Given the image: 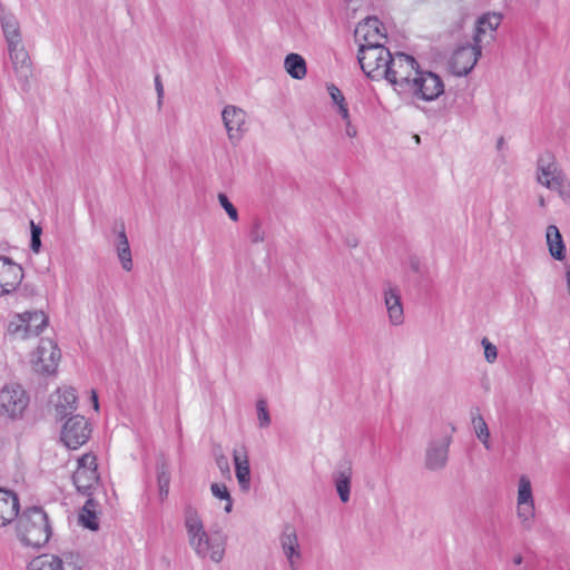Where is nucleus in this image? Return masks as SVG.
<instances>
[{
    "label": "nucleus",
    "mask_w": 570,
    "mask_h": 570,
    "mask_svg": "<svg viewBox=\"0 0 570 570\" xmlns=\"http://www.w3.org/2000/svg\"><path fill=\"white\" fill-rule=\"evenodd\" d=\"M185 528L188 541L195 553L200 558H209L218 563L225 554V542L220 535H209L198 512L188 508L185 512Z\"/></svg>",
    "instance_id": "obj_1"
},
{
    "label": "nucleus",
    "mask_w": 570,
    "mask_h": 570,
    "mask_svg": "<svg viewBox=\"0 0 570 570\" xmlns=\"http://www.w3.org/2000/svg\"><path fill=\"white\" fill-rule=\"evenodd\" d=\"M17 537L24 547L39 549L45 546L52 533L49 518L39 507L27 508L18 517Z\"/></svg>",
    "instance_id": "obj_2"
},
{
    "label": "nucleus",
    "mask_w": 570,
    "mask_h": 570,
    "mask_svg": "<svg viewBox=\"0 0 570 570\" xmlns=\"http://www.w3.org/2000/svg\"><path fill=\"white\" fill-rule=\"evenodd\" d=\"M414 79L407 77L397 79V73H384V78L394 86L399 92L411 91L422 100L436 99L444 91V83L439 73H417Z\"/></svg>",
    "instance_id": "obj_3"
},
{
    "label": "nucleus",
    "mask_w": 570,
    "mask_h": 570,
    "mask_svg": "<svg viewBox=\"0 0 570 570\" xmlns=\"http://www.w3.org/2000/svg\"><path fill=\"white\" fill-rule=\"evenodd\" d=\"M48 325L42 311H27L14 314L8 322L7 331L16 340H28L40 335Z\"/></svg>",
    "instance_id": "obj_4"
},
{
    "label": "nucleus",
    "mask_w": 570,
    "mask_h": 570,
    "mask_svg": "<svg viewBox=\"0 0 570 570\" xmlns=\"http://www.w3.org/2000/svg\"><path fill=\"white\" fill-rule=\"evenodd\" d=\"M29 395L20 384H6L0 390V414L8 419H21L29 405Z\"/></svg>",
    "instance_id": "obj_5"
},
{
    "label": "nucleus",
    "mask_w": 570,
    "mask_h": 570,
    "mask_svg": "<svg viewBox=\"0 0 570 570\" xmlns=\"http://www.w3.org/2000/svg\"><path fill=\"white\" fill-rule=\"evenodd\" d=\"M455 426L449 424L440 435L433 436L425 450V466L431 471H439L445 468L449 460V449L452 443V434Z\"/></svg>",
    "instance_id": "obj_6"
},
{
    "label": "nucleus",
    "mask_w": 570,
    "mask_h": 570,
    "mask_svg": "<svg viewBox=\"0 0 570 570\" xmlns=\"http://www.w3.org/2000/svg\"><path fill=\"white\" fill-rule=\"evenodd\" d=\"M515 513L522 528L530 530L535 518V502L532 482L527 474L520 475L518 480Z\"/></svg>",
    "instance_id": "obj_7"
},
{
    "label": "nucleus",
    "mask_w": 570,
    "mask_h": 570,
    "mask_svg": "<svg viewBox=\"0 0 570 570\" xmlns=\"http://www.w3.org/2000/svg\"><path fill=\"white\" fill-rule=\"evenodd\" d=\"M61 358L57 343L50 338H42L30 356L32 368L41 374H55Z\"/></svg>",
    "instance_id": "obj_8"
},
{
    "label": "nucleus",
    "mask_w": 570,
    "mask_h": 570,
    "mask_svg": "<svg viewBox=\"0 0 570 570\" xmlns=\"http://www.w3.org/2000/svg\"><path fill=\"white\" fill-rule=\"evenodd\" d=\"M91 432V424L85 416L73 415L63 423L60 440L68 449L77 450L87 443Z\"/></svg>",
    "instance_id": "obj_9"
},
{
    "label": "nucleus",
    "mask_w": 570,
    "mask_h": 570,
    "mask_svg": "<svg viewBox=\"0 0 570 570\" xmlns=\"http://www.w3.org/2000/svg\"><path fill=\"white\" fill-rule=\"evenodd\" d=\"M357 60L362 71H392L393 56L383 46H361Z\"/></svg>",
    "instance_id": "obj_10"
},
{
    "label": "nucleus",
    "mask_w": 570,
    "mask_h": 570,
    "mask_svg": "<svg viewBox=\"0 0 570 570\" xmlns=\"http://www.w3.org/2000/svg\"><path fill=\"white\" fill-rule=\"evenodd\" d=\"M222 120L230 144L238 145L248 131L247 112L235 105H226L222 110Z\"/></svg>",
    "instance_id": "obj_11"
},
{
    "label": "nucleus",
    "mask_w": 570,
    "mask_h": 570,
    "mask_svg": "<svg viewBox=\"0 0 570 570\" xmlns=\"http://www.w3.org/2000/svg\"><path fill=\"white\" fill-rule=\"evenodd\" d=\"M537 181L551 190H562L569 186L566 174L552 156L538 160Z\"/></svg>",
    "instance_id": "obj_12"
},
{
    "label": "nucleus",
    "mask_w": 570,
    "mask_h": 570,
    "mask_svg": "<svg viewBox=\"0 0 570 570\" xmlns=\"http://www.w3.org/2000/svg\"><path fill=\"white\" fill-rule=\"evenodd\" d=\"M97 466V459L91 453H86L78 460L72 480L79 492L89 495L90 491L98 484Z\"/></svg>",
    "instance_id": "obj_13"
},
{
    "label": "nucleus",
    "mask_w": 570,
    "mask_h": 570,
    "mask_svg": "<svg viewBox=\"0 0 570 570\" xmlns=\"http://www.w3.org/2000/svg\"><path fill=\"white\" fill-rule=\"evenodd\" d=\"M355 38L360 47L383 45L386 39V29L376 17H367L357 23Z\"/></svg>",
    "instance_id": "obj_14"
},
{
    "label": "nucleus",
    "mask_w": 570,
    "mask_h": 570,
    "mask_svg": "<svg viewBox=\"0 0 570 570\" xmlns=\"http://www.w3.org/2000/svg\"><path fill=\"white\" fill-rule=\"evenodd\" d=\"M77 556L69 552L60 556L45 553L33 558L28 566V570H80L75 562Z\"/></svg>",
    "instance_id": "obj_15"
},
{
    "label": "nucleus",
    "mask_w": 570,
    "mask_h": 570,
    "mask_svg": "<svg viewBox=\"0 0 570 570\" xmlns=\"http://www.w3.org/2000/svg\"><path fill=\"white\" fill-rule=\"evenodd\" d=\"M22 278V267L10 258L0 256V296L14 292Z\"/></svg>",
    "instance_id": "obj_16"
},
{
    "label": "nucleus",
    "mask_w": 570,
    "mask_h": 570,
    "mask_svg": "<svg viewBox=\"0 0 570 570\" xmlns=\"http://www.w3.org/2000/svg\"><path fill=\"white\" fill-rule=\"evenodd\" d=\"M78 396L76 390L70 386L57 389L49 399V404L55 411V415L63 419L77 409Z\"/></svg>",
    "instance_id": "obj_17"
},
{
    "label": "nucleus",
    "mask_w": 570,
    "mask_h": 570,
    "mask_svg": "<svg viewBox=\"0 0 570 570\" xmlns=\"http://www.w3.org/2000/svg\"><path fill=\"white\" fill-rule=\"evenodd\" d=\"M281 547L291 570H298L302 560V551L298 537L293 528H286L281 535Z\"/></svg>",
    "instance_id": "obj_18"
},
{
    "label": "nucleus",
    "mask_w": 570,
    "mask_h": 570,
    "mask_svg": "<svg viewBox=\"0 0 570 570\" xmlns=\"http://www.w3.org/2000/svg\"><path fill=\"white\" fill-rule=\"evenodd\" d=\"M501 23V16L498 13H485L476 21L473 41L482 47L494 39V33Z\"/></svg>",
    "instance_id": "obj_19"
},
{
    "label": "nucleus",
    "mask_w": 570,
    "mask_h": 570,
    "mask_svg": "<svg viewBox=\"0 0 570 570\" xmlns=\"http://www.w3.org/2000/svg\"><path fill=\"white\" fill-rule=\"evenodd\" d=\"M481 49L475 42L456 49L452 56V71H472L481 56Z\"/></svg>",
    "instance_id": "obj_20"
},
{
    "label": "nucleus",
    "mask_w": 570,
    "mask_h": 570,
    "mask_svg": "<svg viewBox=\"0 0 570 570\" xmlns=\"http://www.w3.org/2000/svg\"><path fill=\"white\" fill-rule=\"evenodd\" d=\"M233 460L239 488L242 491L247 492L250 489V468L248 452L245 445L236 446L233 450Z\"/></svg>",
    "instance_id": "obj_21"
},
{
    "label": "nucleus",
    "mask_w": 570,
    "mask_h": 570,
    "mask_svg": "<svg viewBox=\"0 0 570 570\" xmlns=\"http://www.w3.org/2000/svg\"><path fill=\"white\" fill-rule=\"evenodd\" d=\"M389 322L393 326L404 323V309L401 301V293L396 287L389 286L383 292Z\"/></svg>",
    "instance_id": "obj_22"
},
{
    "label": "nucleus",
    "mask_w": 570,
    "mask_h": 570,
    "mask_svg": "<svg viewBox=\"0 0 570 570\" xmlns=\"http://www.w3.org/2000/svg\"><path fill=\"white\" fill-rule=\"evenodd\" d=\"M19 499L14 492L0 488V527L11 523L19 514Z\"/></svg>",
    "instance_id": "obj_23"
},
{
    "label": "nucleus",
    "mask_w": 570,
    "mask_h": 570,
    "mask_svg": "<svg viewBox=\"0 0 570 570\" xmlns=\"http://www.w3.org/2000/svg\"><path fill=\"white\" fill-rule=\"evenodd\" d=\"M352 475L353 470L348 462L341 464L333 474L336 491L341 501L344 503L350 500Z\"/></svg>",
    "instance_id": "obj_24"
},
{
    "label": "nucleus",
    "mask_w": 570,
    "mask_h": 570,
    "mask_svg": "<svg viewBox=\"0 0 570 570\" xmlns=\"http://www.w3.org/2000/svg\"><path fill=\"white\" fill-rule=\"evenodd\" d=\"M546 242L549 254L556 261H563L566 258V244L562 235L556 225H549L546 230Z\"/></svg>",
    "instance_id": "obj_25"
},
{
    "label": "nucleus",
    "mask_w": 570,
    "mask_h": 570,
    "mask_svg": "<svg viewBox=\"0 0 570 570\" xmlns=\"http://www.w3.org/2000/svg\"><path fill=\"white\" fill-rule=\"evenodd\" d=\"M1 27L8 46H17L21 42L20 24L17 17L9 12L0 16Z\"/></svg>",
    "instance_id": "obj_26"
},
{
    "label": "nucleus",
    "mask_w": 570,
    "mask_h": 570,
    "mask_svg": "<svg viewBox=\"0 0 570 570\" xmlns=\"http://www.w3.org/2000/svg\"><path fill=\"white\" fill-rule=\"evenodd\" d=\"M97 508H98V503L95 502L94 499L89 498L80 513H79V522L81 525H83L85 528L87 529H90V530H97L98 529V517H97Z\"/></svg>",
    "instance_id": "obj_27"
},
{
    "label": "nucleus",
    "mask_w": 570,
    "mask_h": 570,
    "mask_svg": "<svg viewBox=\"0 0 570 570\" xmlns=\"http://www.w3.org/2000/svg\"><path fill=\"white\" fill-rule=\"evenodd\" d=\"M326 88L333 105L337 108V112L344 121H348L350 110L343 92L333 83L327 85Z\"/></svg>",
    "instance_id": "obj_28"
},
{
    "label": "nucleus",
    "mask_w": 570,
    "mask_h": 570,
    "mask_svg": "<svg viewBox=\"0 0 570 570\" xmlns=\"http://www.w3.org/2000/svg\"><path fill=\"white\" fill-rule=\"evenodd\" d=\"M10 58L13 63V68L16 70H23L30 67L31 61L29 58L28 52L24 50V48L20 45L17 46H8Z\"/></svg>",
    "instance_id": "obj_29"
},
{
    "label": "nucleus",
    "mask_w": 570,
    "mask_h": 570,
    "mask_svg": "<svg viewBox=\"0 0 570 570\" xmlns=\"http://www.w3.org/2000/svg\"><path fill=\"white\" fill-rule=\"evenodd\" d=\"M472 424L476 438L482 442L487 450H490V431L484 419L481 415L473 416Z\"/></svg>",
    "instance_id": "obj_30"
},
{
    "label": "nucleus",
    "mask_w": 570,
    "mask_h": 570,
    "mask_svg": "<svg viewBox=\"0 0 570 570\" xmlns=\"http://www.w3.org/2000/svg\"><path fill=\"white\" fill-rule=\"evenodd\" d=\"M210 490L215 498L224 500L226 502L224 511L226 513H230L233 510V499L229 494L227 487L225 484L213 483Z\"/></svg>",
    "instance_id": "obj_31"
},
{
    "label": "nucleus",
    "mask_w": 570,
    "mask_h": 570,
    "mask_svg": "<svg viewBox=\"0 0 570 570\" xmlns=\"http://www.w3.org/2000/svg\"><path fill=\"white\" fill-rule=\"evenodd\" d=\"M393 63L397 65L399 68H406L411 71H420V65L415 60L414 57L406 55L404 52H396L395 56H393Z\"/></svg>",
    "instance_id": "obj_32"
},
{
    "label": "nucleus",
    "mask_w": 570,
    "mask_h": 570,
    "mask_svg": "<svg viewBox=\"0 0 570 570\" xmlns=\"http://www.w3.org/2000/svg\"><path fill=\"white\" fill-rule=\"evenodd\" d=\"M285 71H306V61L298 53H289L284 60Z\"/></svg>",
    "instance_id": "obj_33"
},
{
    "label": "nucleus",
    "mask_w": 570,
    "mask_h": 570,
    "mask_svg": "<svg viewBox=\"0 0 570 570\" xmlns=\"http://www.w3.org/2000/svg\"><path fill=\"white\" fill-rule=\"evenodd\" d=\"M157 483L159 489V495L161 499L166 498L169 492L170 474L165 464L158 468Z\"/></svg>",
    "instance_id": "obj_34"
},
{
    "label": "nucleus",
    "mask_w": 570,
    "mask_h": 570,
    "mask_svg": "<svg viewBox=\"0 0 570 570\" xmlns=\"http://www.w3.org/2000/svg\"><path fill=\"white\" fill-rule=\"evenodd\" d=\"M258 425L261 428H267L271 424V416L265 400H258L256 403Z\"/></svg>",
    "instance_id": "obj_35"
},
{
    "label": "nucleus",
    "mask_w": 570,
    "mask_h": 570,
    "mask_svg": "<svg viewBox=\"0 0 570 570\" xmlns=\"http://www.w3.org/2000/svg\"><path fill=\"white\" fill-rule=\"evenodd\" d=\"M218 202H219L220 206L227 213L228 217L233 222H237L238 220V212H237L236 207L232 204V202L228 199V197L225 194L220 193V194H218Z\"/></svg>",
    "instance_id": "obj_36"
},
{
    "label": "nucleus",
    "mask_w": 570,
    "mask_h": 570,
    "mask_svg": "<svg viewBox=\"0 0 570 570\" xmlns=\"http://www.w3.org/2000/svg\"><path fill=\"white\" fill-rule=\"evenodd\" d=\"M482 346L484 347V357L487 362L493 363L498 357V350L494 344H492L488 338H482L481 342Z\"/></svg>",
    "instance_id": "obj_37"
},
{
    "label": "nucleus",
    "mask_w": 570,
    "mask_h": 570,
    "mask_svg": "<svg viewBox=\"0 0 570 570\" xmlns=\"http://www.w3.org/2000/svg\"><path fill=\"white\" fill-rule=\"evenodd\" d=\"M117 256L119 258V262L121 264V267L127 271V272H130L132 269V258H131V252H130V248H127V249H118L117 250Z\"/></svg>",
    "instance_id": "obj_38"
},
{
    "label": "nucleus",
    "mask_w": 570,
    "mask_h": 570,
    "mask_svg": "<svg viewBox=\"0 0 570 570\" xmlns=\"http://www.w3.org/2000/svg\"><path fill=\"white\" fill-rule=\"evenodd\" d=\"M117 243H116V250L118 249H127L130 248L129 242L125 232V225L120 223L119 230L117 232Z\"/></svg>",
    "instance_id": "obj_39"
},
{
    "label": "nucleus",
    "mask_w": 570,
    "mask_h": 570,
    "mask_svg": "<svg viewBox=\"0 0 570 570\" xmlns=\"http://www.w3.org/2000/svg\"><path fill=\"white\" fill-rule=\"evenodd\" d=\"M155 88H156V91H157V106L160 109L161 106H163L164 86H163V82H161V79H160L159 75H157L155 77Z\"/></svg>",
    "instance_id": "obj_40"
},
{
    "label": "nucleus",
    "mask_w": 570,
    "mask_h": 570,
    "mask_svg": "<svg viewBox=\"0 0 570 570\" xmlns=\"http://www.w3.org/2000/svg\"><path fill=\"white\" fill-rule=\"evenodd\" d=\"M217 466L225 474L229 473V463L226 456L220 455L216 459Z\"/></svg>",
    "instance_id": "obj_41"
},
{
    "label": "nucleus",
    "mask_w": 570,
    "mask_h": 570,
    "mask_svg": "<svg viewBox=\"0 0 570 570\" xmlns=\"http://www.w3.org/2000/svg\"><path fill=\"white\" fill-rule=\"evenodd\" d=\"M345 124H346V129H345L346 135L352 138L355 137L357 134V130L354 126H352L350 117H348V121H345Z\"/></svg>",
    "instance_id": "obj_42"
},
{
    "label": "nucleus",
    "mask_w": 570,
    "mask_h": 570,
    "mask_svg": "<svg viewBox=\"0 0 570 570\" xmlns=\"http://www.w3.org/2000/svg\"><path fill=\"white\" fill-rule=\"evenodd\" d=\"M40 247H41L40 237H31L30 248L32 249V252L38 253L40 250Z\"/></svg>",
    "instance_id": "obj_43"
},
{
    "label": "nucleus",
    "mask_w": 570,
    "mask_h": 570,
    "mask_svg": "<svg viewBox=\"0 0 570 570\" xmlns=\"http://www.w3.org/2000/svg\"><path fill=\"white\" fill-rule=\"evenodd\" d=\"M31 228V237H40L41 236V227L36 225L32 220L30 223Z\"/></svg>",
    "instance_id": "obj_44"
},
{
    "label": "nucleus",
    "mask_w": 570,
    "mask_h": 570,
    "mask_svg": "<svg viewBox=\"0 0 570 570\" xmlns=\"http://www.w3.org/2000/svg\"><path fill=\"white\" fill-rule=\"evenodd\" d=\"M252 240L255 243L263 240V238L259 235L258 229L252 232Z\"/></svg>",
    "instance_id": "obj_45"
},
{
    "label": "nucleus",
    "mask_w": 570,
    "mask_h": 570,
    "mask_svg": "<svg viewBox=\"0 0 570 570\" xmlns=\"http://www.w3.org/2000/svg\"><path fill=\"white\" fill-rule=\"evenodd\" d=\"M91 400H92V403H94V407L97 411L99 409V403H98L97 393L95 391L91 392Z\"/></svg>",
    "instance_id": "obj_46"
},
{
    "label": "nucleus",
    "mask_w": 570,
    "mask_h": 570,
    "mask_svg": "<svg viewBox=\"0 0 570 570\" xmlns=\"http://www.w3.org/2000/svg\"><path fill=\"white\" fill-rule=\"evenodd\" d=\"M566 281H567V289L570 295V268H568L566 272Z\"/></svg>",
    "instance_id": "obj_47"
},
{
    "label": "nucleus",
    "mask_w": 570,
    "mask_h": 570,
    "mask_svg": "<svg viewBox=\"0 0 570 570\" xmlns=\"http://www.w3.org/2000/svg\"><path fill=\"white\" fill-rule=\"evenodd\" d=\"M294 79H303L306 73H289Z\"/></svg>",
    "instance_id": "obj_48"
},
{
    "label": "nucleus",
    "mask_w": 570,
    "mask_h": 570,
    "mask_svg": "<svg viewBox=\"0 0 570 570\" xmlns=\"http://www.w3.org/2000/svg\"><path fill=\"white\" fill-rule=\"evenodd\" d=\"M366 76L370 77L371 79H375V76L371 72H367Z\"/></svg>",
    "instance_id": "obj_49"
},
{
    "label": "nucleus",
    "mask_w": 570,
    "mask_h": 570,
    "mask_svg": "<svg viewBox=\"0 0 570 570\" xmlns=\"http://www.w3.org/2000/svg\"><path fill=\"white\" fill-rule=\"evenodd\" d=\"M515 563H521V558L519 557L518 559H515Z\"/></svg>",
    "instance_id": "obj_50"
}]
</instances>
